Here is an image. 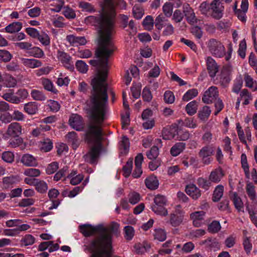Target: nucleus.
Masks as SVG:
<instances>
[{
  "label": "nucleus",
  "mask_w": 257,
  "mask_h": 257,
  "mask_svg": "<svg viewBox=\"0 0 257 257\" xmlns=\"http://www.w3.org/2000/svg\"><path fill=\"white\" fill-rule=\"evenodd\" d=\"M189 138V134L188 132L184 131L181 129H179L177 131L176 139L179 140L186 141Z\"/></svg>",
  "instance_id": "nucleus-64"
},
{
  "label": "nucleus",
  "mask_w": 257,
  "mask_h": 257,
  "mask_svg": "<svg viewBox=\"0 0 257 257\" xmlns=\"http://www.w3.org/2000/svg\"><path fill=\"white\" fill-rule=\"evenodd\" d=\"M240 99L242 101V104L245 105L248 104L252 101V96L247 89H244L240 92Z\"/></svg>",
  "instance_id": "nucleus-31"
},
{
  "label": "nucleus",
  "mask_w": 257,
  "mask_h": 257,
  "mask_svg": "<svg viewBox=\"0 0 257 257\" xmlns=\"http://www.w3.org/2000/svg\"><path fill=\"white\" fill-rule=\"evenodd\" d=\"M117 6L120 9H125L126 3L123 0H103L102 5V14L99 19V29L101 30L102 23H112V30L110 34L112 35L114 32V18L115 16V7Z\"/></svg>",
  "instance_id": "nucleus-3"
},
{
  "label": "nucleus",
  "mask_w": 257,
  "mask_h": 257,
  "mask_svg": "<svg viewBox=\"0 0 257 257\" xmlns=\"http://www.w3.org/2000/svg\"><path fill=\"white\" fill-rule=\"evenodd\" d=\"M173 4L170 2L166 3L163 6L162 10L164 16L169 18L172 15Z\"/></svg>",
  "instance_id": "nucleus-43"
},
{
  "label": "nucleus",
  "mask_w": 257,
  "mask_h": 257,
  "mask_svg": "<svg viewBox=\"0 0 257 257\" xmlns=\"http://www.w3.org/2000/svg\"><path fill=\"white\" fill-rule=\"evenodd\" d=\"M166 197L160 194L156 195L154 198V203L152 205L151 209L156 214L161 216H166L168 211L165 206L167 204Z\"/></svg>",
  "instance_id": "nucleus-6"
},
{
  "label": "nucleus",
  "mask_w": 257,
  "mask_h": 257,
  "mask_svg": "<svg viewBox=\"0 0 257 257\" xmlns=\"http://www.w3.org/2000/svg\"><path fill=\"white\" fill-rule=\"evenodd\" d=\"M225 173L221 167H218L212 170L209 176V180L210 182L215 183L219 182L224 176Z\"/></svg>",
  "instance_id": "nucleus-17"
},
{
  "label": "nucleus",
  "mask_w": 257,
  "mask_h": 257,
  "mask_svg": "<svg viewBox=\"0 0 257 257\" xmlns=\"http://www.w3.org/2000/svg\"><path fill=\"white\" fill-rule=\"evenodd\" d=\"M198 108L197 103L196 101H192L188 103L185 107L186 112L189 115H193L197 112Z\"/></svg>",
  "instance_id": "nucleus-39"
},
{
  "label": "nucleus",
  "mask_w": 257,
  "mask_h": 257,
  "mask_svg": "<svg viewBox=\"0 0 257 257\" xmlns=\"http://www.w3.org/2000/svg\"><path fill=\"white\" fill-rule=\"evenodd\" d=\"M150 247V245L147 242L137 243L134 246L136 251L140 254H143L148 251Z\"/></svg>",
  "instance_id": "nucleus-36"
},
{
  "label": "nucleus",
  "mask_w": 257,
  "mask_h": 257,
  "mask_svg": "<svg viewBox=\"0 0 257 257\" xmlns=\"http://www.w3.org/2000/svg\"><path fill=\"white\" fill-rule=\"evenodd\" d=\"M70 179V183L73 185H76L79 184L83 179V175L82 174L77 175L76 171H72L67 176Z\"/></svg>",
  "instance_id": "nucleus-28"
},
{
  "label": "nucleus",
  "mask_w": 257,
  "mask_h": 257,
  "mask_svg": "<svg viewBox=\"0 0 257 257\" xmlns=\"http://www.w3.org/2000/svg\"><path fill=\"white\" fill-rule=\"evenodd\" d=\"M232 68L229 65H225L222 68L219 76V82L223 86H226L231 80Z\"/></svg>",
  "instance_id": "nucleus-12"
},
{
  "label": "nucleus",
  "mask_w": 257,
  "mask_h": 257,
  "mask_svg": "<svg viewBox=\"0 0 257 257\" xmlns=\"http://www.w3.org/2000/svg\"><path fill=\"white\" fill-rule=\"evenodd\" d=\"M220 228L221 225L219 222L217 221H214L209 225L208 230L211 233H216L220 230Z\"/></svg>",
  "instance_id": "nucleus-62"
},
{
  "label": "nucleus",
  "mask_w": 257,
  "mask_h": 257,
  "mask_svg": "<svg viewBox=\"0 0 257 257\" xmlns=\"http://www.w3.org/2000/svg\"><path fill=\"white\" fill-rule=\"evenodd\" d=\"M12 58V55L7 50H0V62H7Z\"/></svg>",
  "instance_id": "nucleus-54"
},
{
  "label": "nucleus",
  "mask_w": 257,
  "mask_h": 257,
  "mask_svg": "<svg viewBox=\"0 0 257 257\" xmlns=\"http://www.w3.org/2000/svg\"><path fill=\"white\" fill-rule=\"evenodd\" d=\"M64 4L63 0H53L51 1L50 6L52 8L50 10L55 12H59L61 11Z\"/></svg>",
  "instance_id": "nucleus-37"
},
{
  "label": "nucleus",
  "mask_w": 257,
  "mask_h": 257,
  "mask_svg": "<svg viewBox=\"0 0 257 257\" xmlns=\"http://www.w3.org/2000/svg\"><path fill=\"white\" fill-rule=\"evenodd\" d=\"M154 239L160 241H163L166 239V231L161 228L156 229L153 234Z\"/></svg>",
  "instance_id": "nucleus-40"
},
{
  "label": "nucleus",
  "mask_w": 257,
  "mask_h": 257,
  "mask_svg": "<svg viewBox=\"0 0 257 257\" xmlns=\"http://www.w3.org/2000/svg\"><path fill=\"white\" fill-rule=\"evenodd\" d=\"M184 13L188 22L191 23H194L195 21V14L193 10L189 6L184 8Z\"/></svg>",
  "instance_id": "nucleus-41"
},
{
  "label": "nucleus",
  "mask_w": 257,
  "mask_h": 257,
  "mask_svg": "<svg viewBox=\"0 0 257 257\" xmlns=\"http://www.w3.org/2000/svg\"><path fill=\"white\" fill-rule=\"evenodd\" d=\"M19 182V177L17 176L12 175L5 177L3 179V187L5 189H8L13 187V185Z\"/></svg>",
  "instance_id": "nucleus-23"
},
{
  "label": "nucleus",
  "mask_w": 257,
  "mask_h": 257,
  "mask_svg": "<svg viewBox=\"0 0 257 257\" xmlns=\"http://www.w3.org/2000/svg\"><path fill=\"white\" fill-rule=\"evenodd\" d=\"M32 98L36 100L43 101L46 99V96L41 91L33 89L31 93Z\"/></svg>",
  "instance_id": "nucleus-46"
},
{
  "label": "nucleus",
  "mask_w": 257,
  "mask_h": 257,
  "mask_svg": "<svg viewBox=\"0 0 257 257\" xmlns=\"http://www.w3.org/2000/svg\"><path fill=\"white\" fill-rule=\"evenodd\" d=\"M210 113V108L207 106H205L199 111L198 117L202 120H206L208 119Z\"/></svg>",
  "instance_id": "nucleus-44"
},
{
  "label": "nucleus",
  "mask_w": 257,
  "mask_h": 257,
  "mask_svg": "<svg viewBox=\"0 0 257 257\" xmlns=\"http://www.w3.org/2000/svg\"><path fill=\"white\" fill-rule=\"evenodd\" d=\"M185 144L184 143H178L174 145L171 149L170 153L176 157L179 155L185 149Z\"/></svg>",
  "instance_id": "nucleus-32"
},
{
  "label": "nucleus",
  "mask_w": 257,
  "mask_h": 257,
  "mask_svg": "<svg viewBox=\"0 0 257 257\" xmlns=\"http://www.w3.org/2000/svg\"><path fill=\"white\" fill-rule=\"evenodd\" d=\"M232 200L235 207L238 211H241L243 209V203L236 193H233L232 195Z\"/></svg>",
  "instance_id": "nucleus-45"
},
{
  "label": "nucleus",
  "mask_w": 257,
  "mask_h": 257,
  "mask_svg": "<svg viewBox=\"0 0 257 257\" xmlns=\"http://www.w3.org/2000/svg\"><path fill=\"white\" fill-rule=\"evenodd\" d=\"M2 158L5 162L8 163H12L14 160V155L12 152L6 151L3 153Z\"/></svg>",
  "instance_id": "nucleus-59"
},
{
  "label": "nucleus",
  "mask_w": 257,
  "mask_h": 257,
  "mask_svg": "<svg viewBox=\"0 0 257 257\" xmlns=\"http://www.w3.org/2000/svg\"><path fill=\"white\" fill-rule=\"evenodd\" d=\"M218 96L217 88L215 86H211L204 92L202 101L205 103H210L215 101Z\"/></svg>",
  "instance_id": "nucleus-11"
},
{
  "label": "nucleus",
  "mask_w": 257,
  "mask_h": 257,
  "mask_svg": "<svg viewBox=\"0 0 257 257\" xmlns=\"http://www.w3.org/2000/svg\"><path fill=\"white\" fill-rule=\"evenodd\" d=\"M242 244L246 253L247 255L249 254L252 248V245L249 238L246 236L244 237Z\"/></svg>",
  "instance_id": "nucleus-48"
},
{
  "label": "nucleus",
  "mask_w": 257,
  "mask_h": 257,
  "mask_svg": "<svg viewBox=\"0 0 257 257\" xmlns=\"http://www.w3.org/2000/svg\"><path fill=\"white\" fill-rule=\"evenodd\" d=\"M56 56L58 60L66 68L69 70H72L74 68L71 57L69 54L63 51L58 50Z\"/></svg>",
  "instance_id": "nucleus-10"
},
{
  "label": "nucleus",
  "mask_w": 257,
  "mask_h": 257,
  "mask_svg": "<svg viewBox=\"0 0 257 257\" xmlns=\"http://www.w3.org/2000/svg\"><path fill=\"white\" fill-rule=\"evenodd\" d=\"M40 171L35 168H28L24 170V174L31 177H37L40 176Z\"/></svg>",
  "instance_id": "nucleus-51"
},
{
  "label": "nucleus",
  "mask_w": 257,
  "mask_h": 257,
  "mask_svg": "<svg viewBox=\"0 0 257 257\" xmlns=\"http://www.w3.org/2000/svg\"><path fill=\"white\" fill-rule=\"evenodd\" d=\"M206 45L208 51L213 56L217 58H222L225 56V59L227 61L230 59L232 51V47L230 44L228 47L227 52H226L225 48L223 43L216 39H209L206 42Z\"/></svg>",
  "instance_id": "nucleus-4"
},
{
  "label": "nucleus",
  "mask_w": 257,
  "mask_h": 257,
  "mask_svg": "<svg viewBox=\"0 0 257 257\" xmlns=\"http://www.w3.org/2000/svg\"><path fill=\"white\" fill-rule=\"evenodd\" d=\"M39 147L41 151L48 152L52 149L53 143L50 139H47L41 141L39 143Z\"/></svg>",
  "instance_id": "nucleus-29"
},
{
  "label": "nucleus",
  "mask_w": 257,
  "mask_h": 257,
  "mask_svg": "<svg viewBox=\"0 0 257 257\" xmlns=\"http://www.w3.org/2000/svg\"><path fill=\"white\" fill-rule=\"evenodd\" d=\"M211 15L216 19H220L223 16L224 6L220 0H213L210 4Z\"/></svg>",
  "instance_id": "nucleus-9"
},
{
  "label": "nucleus",
  "mask_w": 257,
  "mask_h": 257,
  "mask_svg": "<svg viewBox=\"0 0 257 257\" xmlns=\"http://www.w3.org/2000/svg\"><path fill=\"white\" fill-rule=\"evenodd\" d=\"M128 199L131 204L135 205L140 201L141 197L139 193L133 192L128 195Z\"/></svg>",
  "instance_id": "nucleus-53"
},
{
  "label": "nucleus",
  "mask_w": 257,
  "mask_h": 257,
  "mask_svg": "<svg viewBox=\"0 0 257 257\" xmlns=\"http://www.w3.org/2000/svg\"><path fill=\"white\" fill-rule=\"evenodd\" d=\"M198 93V90L196 89H190L184 94L182 99L184 101H188L196 97Z\"/></svg>",
  "instance_id": "nucleus-49"
},
{
  "label": "nucleus",
  "mask_w": 257,
  "mask_h": 257,
  "mask_svg": "<svg viewBox=\"0 0 257 257\" xmlns=\"http://www.w3.org/2000/svg\"><path fill=\"white\" fill-rule=\"evenodd\" d=\"M184 217V212L180 205H177L175 207L173 212L169 215V223L174 227L179 226L183 222Z\"/></svg>",
  "instance_id": "nucleus-7"
},
{
  "label": "nucleus",
  "mask_w": 257,
  "mask_h": 257,
  "mask_svg": "<svg viewBox=\"0 0 257 257\" xmlns=\"http://www.w3.org/2000/svg\"><path fill=\"white\" fill-rule=\"evenodd\" d=\"M31 55L35 58H42L45 56L44 51L38 47H34L31 49Z\"/></svg>",
  "instance_id": "nucleus-58"
},
{
  "label": "nucleus",
  "mask_w": 257,
  "mask_h": 257,
  "mask_svg": "<svg viewBox=\"0 0 257 257\" xmlns=\"http://www.w3.org/2000/svg\"><path fill=\"white\" fill-rule=\"evenodd\" d=\"M248 8V0H242L241 10H236L234 12L237 18L243 22L246 21V13L247 11Z\"/></svg>",
  "instance_id": "nucleus-19"
},
{
  "label": "nucleus",
  "mask_w": 257,
  "mask_h": 257,
  "mask_svg": "<svg viewBox=\"0 0 257 257\" xmlns=\"http://www.w3.org/2000/svg\"><path fill=\"white\" fill-rule=\"evenodd\" d=\"M37 39L45 46H48L50 45V38L48 34L45 32L40 33Z\"/></svg>",
  "instance_id": "nucleus-35"
},
{
  "label": "nucleus",
  "mask_w": 257,
  "mask_h": 257,
  "mask_svg": "<svg viewBox=\"0 0 257 257\" xmlns=\"http://www.w3.org/2000/svg\"><path fill=\"white\" fill-rule=\"evenodd\" d=\"M223 186L220 185H218L214 191L212 200L214 202L219 201L223 195Z\"/></svg>",
  "instance_id": "nucleus-42"
},
{
  "label": "nucleus",
  "mask_w": 257,
  "mask_h": 257,
  "mask_svg": "<svg viewBox=\"0 0 257 257\" xmlns=\"http://www.w3.org/2000/svg\"><path fill=\"white\" fill-rule=\"evenodd\" d=\"M112 30V23H102L99 30V47L96 51L97 56L100 58L98 61L90 60L93 66H98V73L92 80L93 91L88 103V112L91 121L86 131L85 139L92 147L85 155V160L93 163L97 157L101 148L102 138L101 124L108 110V96L106 78L108 66V59L112 55L115 47L111 41L110 33Z\"/></svg>",
  "instance_id": "nucleus-1"
},
{
  "label": "nucleus",
  "mask_w": 257,
  "mask_h": 257,
  "mask_svg": "<svg viewBox=\"0 0 257 257\" xmlns=\"http://www.w3.org/2000/svg\"><path fill=\"white\" fill-rule=\"evenodd\" d=\"M34 242L35 238L31 234L26 235L21 240L22 244L25 246L32 245Z\"/></svg>",
  "instance_id": "nucleus-61"
},
{
  "label": "nucleus",
  "mask_w": 257,
  "mask_h": 257,
  "mask_svg": "<svg viewBox=\"0 0 257 257\" xmlns=\"http://www.w3.org/2000/svg\"><path fill=\"white\" fill-rule=\"evenodd\" d=\"M70 79L68 77L65 76L63 73H60L56 81V84L59 86H67L69 83Z\"/></svg>",
  "instance_id": "nucleus-47"
},
{
  "label": "nucleus",
  "mask_w": 257,
  "mask_h": 257,
  "mask_svg": "<svg viewBox=\"0 0 257 257\" xmlns=\"http://www.w3.org/2000/svg\"><path fill=\"white\" fill-rule=\"evenodd\" d=\"M185 191L188 196L195 200L198 199L201 196V190L193 183L187 184Z\"/></svg>",
  "instance_id": "nucleus-14"
},
{
  "label": "nucleus",
  "mask_w": 257,
  "mask_h": 257,
  "mask_svg": "<svg viewBox=\"0 0 257 257\" xmlns=\"http://www.w3.org/2000/svg\"><path fill=\"white\" fill-rule=\"evenodd\" d=\"M66 40L73 46L84 45L87 42L84 37H77L73 35H68Z\"/></svg>",
  "instance_id": "nucleus-21"
},
{
  "label": "nucleus",
  "mask_w": 257,
  "mask_h": 257,
  "mask_svg": "<svg viewBox=\"0 0 257 257\" xmlns=\"http://www.w3.org/2000/svg\"><path fill=\"white\" fill-rule=\"evenodd\" d=\"M41 83L45 89L47 91H51L54 94H57L58 91L55 87L53 82L49 79L46 78H42Z\"/></svg>",
  "instance_id": "nucleus-26"
},
{
  "label": "nucleus",
  "mask_w": 257,
  "mask_h": 257,
  "mask_svg": "<svg viewBox=\"0 0 257 257\" xmlns=\"http://www.w3.org/2000/svg\"><path fill=\"white\" fill-rule=\"evenodd\" d=\"M206 63L209 76L211 78L214 77L218 71V66L215 61L210 56L206 57Z\"/></svg>",
  "instance_id": "nucleus-16"
},
{
  "label": "nucleus",
  "mask_w": 257,
  "mask_h": 257,
  "mask_svg": "<svg viewBox=\"0 0 257 257\" xmlns=\"http://www.w3.org/2000/svg\"><path fill=\"white\" fill-rule=\"evenodd\" d=\"M25 111L29 114H34L38 111V106L36 102H30L24 105Z\"/></svg>",
  "instance_id": "nucleus-38"
},
{
  "label": "nucleus",
  "mask_w": 257,
  "mask_h": 257,
  "mask_svg": "<svg viewBox=\"0 0 257 257\" xmlns=\"http://www.w3.org/2000/svg\"><path fill=\"white\" fill-rule=\"evenodd\" d=\"M236 130L240 141L243 144H246V140L251 141V132L249 127H246L243 131L239 123H236Z\"/></svg>",
  "instance_id": "nucleus-13"
},
{
  "label": "nucleus",
  "mask_w": 257,
  "mask_h": 257,
  "mask_svg": "<svg viewBox=\"0 0 257 257\" xmlns=\"http://www.w3.org/2000/svg\"><path fill=\"white\" fill-rule=\"evenodd\" d=\"M21 162L26 166L35 167L38 165L37 159L32 155H24L21 159Z\"/></svg>",
  "instance_id": "nucleus-22"
},
{
  "label": "nucleus",
  "mask_w": 257,
  "mask_h": 257,
  "mask_svg": "<svg viewBox=\"0 0 257 257\" xmlns=\"http://www.w3.org/2000/svg\"><path fill=\"white\" fill-rule=\"evenodd\" d=\"M35 186L36 190L40 193H44L48 189L47 184L44 181H37Z\"/></svg>",
  "instance_id": "nucleus-60"
},
{
  "label": "nucleus",
  "mask_w": 257,
  "mask_h": 257,
  "mask_svg": "<svg viewBox=\"0 0 257 257\" xmlns=\"http://www.w3.org/2000/svg\"><path fill=\"white\" fill-rule=\"evenodd\" d=\"M133 163V159H130L127 161L125 165L123 167V175L125 177H128L130 175L132 170Z\"/></svg>",
  "instance_id": "nucleus-56"
},
{
  "label": "nucleus",
  "mask_w": 257,
  "mask_h": 257,
  "mask_svg": "<svg viewBox=\"0 0 257 257\" xmlns=\"http://www.w3.org/2000/svg\"><path fill=\"white\" fill-rule=\"evenodd\" d=\"M119 227V224L114 222L106 227H94L90 225L80 226V231L85 236L98 235L89 243L84 245V250L92 253L91 255H93L109 248L111 245L112 236L117 232Z\"/></svg>",
  "instance_id": "nucleus-2"
},
{
  "label": "nucleus",
  "mask_w": 257,
  "mask_h": 257,
  "mask_svg": "<svg viewBox=\"0 0 257 257\" xmlns=\"http://www.w3.org/2000/svg\"><path fill=\"white\" fill-rule=\"evenodd\" d=\"M198 185L205 190H208L211 185V182L206 179L199 177L197 180Z\"/></svg>",
  "instance_id": "nucleus-55"
},
{
  "label": "nucleus",
  "mask_w": 257,
  "mask_h": 257,
  "mask_svg": "<svg viewBox=\"0 0 257 257\" xmlns=\"http://www.w3.org/2000/svg\"><path fill=\"white\" fill-rule=\"evenodd\" d=\"M20 60L21 63L27 68L34 69L42 65V62L38 59L21 58Z\"/></svg>",
  "instance_id": "nucleus-20"
},
{
  "label": "nucleus",
  "mask_w": 257,
  "mask_h": 257,
  "mask_svg": "<svg viewBox=\"0 0 257 257\" xmlns=\"http://www.w3.org/2000/svg\"><path fill=\"white\" fill-rule=\"evenodd\" d=\"M155 25V21L151 16H147L145 17L142 22V25L145 30L151 31L153 29Z\"/></svg>",
  "instance_id": "nucleus-30"
},
{
  "label": "nucleus",
  "mask_w": 257,
  "mask_h": 257,
  "mask_svg": "<svg viewBox=\"0 0 257 257\" xmlns=\"http://www.w3.org/2000/svg\"><path fill=\"white\" fill-rule=\"evenodd\" d=\"M245 86L251 88L253 91H257V82L248 74H245L244 77Z\"/></svg>",
  "instance_id": "nucleus-33"
},
{
  "label": "nucleus",
  "mask_w": 257,
  "mask_h": 257,
  "mask_svg": "<svg viewBox=\"0 0 257 257\" xmlns=\"http://www.w3.org/2000/svg\"><path fill=\"white\" fill-rule=\"evenodd\" d=\"M129 108L124 109V113L121 115V123L122 128L127 127L130 123Z\"/></svg>",
  "instance_id": "nucleus-57"
},
{
  "label": "nucleus",
  "mask_w": 257,
  "mask_h": 257,
  "mask_svg": "<svg viewBox=\"0 0 257 257\" xmlns=\"http://www.w3.org/2000/svg\"><path fill=\"white\" fill-rule=\"evenodd\" d=\"M2 97L7 101L14 104H19L20 102V99L14 94V91L10 90L8 92L4 93Z\"/></svg>",
  "instance_id": "nucleus-27"
},
{
  "label": "nucleus",
  "mask_w": 257,
  "mask_h": 257,
  "mask_svg": "<svg viewBox=\"0 0 257 257\" xmlns=\"http://www.w3.org/2000/svg\"><path fill=\"white\" fill-rule=\"evenodd\" d=\"M133 13L135 18L140 19L144 15V11L141 6L135 5L133 9Z\"/></svg>",
  "instance_id": "nucleus-50"
},
{
  "label": "nucleus",
  "mask_w": 257,
  "mask_h": 257,
  "mask_svg": "<svg viewBox=\"0 0 257 257\" xmlns=\"http://www.w3.org/2000/svg\"><path fill=\"white\" fill-rule=\"evenodd\" d=\"M22 28V24L20 22H14L7 26L5 30L7 33H13L20 31Z\"/></svg>",
  "instance_id": "nucleus-34"
},
{
  "label": "nucleus",
  "mask_w": 257,
  "mask_h": 257,
  "mask_svg": "<svg viewBox=\"0 0 257 257\" xmlns=\"http://www.w3.org/2000/svg\"><path fill=\"white\" fill-rule=\"evenodd\" d=\"M75 66L77 70L81 73H85L88 71V66L83 61H77Z\"/></svg>",
  "instance_id": "nucleus-52"
},
{
  "label": "nucleus",
  "mask_w": 257,
  "mask_h": 257,
  "mask_svg": "<svg viewBox=\"0 0 257 257\" xmlns=\"http://www.w3.org/2000/svg\"><path fill=\"white\" fill-rule=\"evenodd\" d=\"M70 125L77 131H81L83 128L82 118L78 114H72L69 120Z\"/></svg>",
  "instance_id": "nucleus-18"
},
{
  "label": "nucleus",
  "mask_w": 257,
  "mask_h": 257,
  "mask_svg": "<svg viewBox=\"0 0 257 257\" xmlns=\"http://www.w3.org/2000/svg\"><path fill=\"white\" fill-rule=\"evenodd\" d=\"M214 152V148L211 146H204L199 151L198 156L204 165H209L213 161L212 156Z\"/></svg>",
  "instance_id": "nucleus-8"
},
{
  "label": "nucleus",
  "mask_w": 257,
  "mask_h": 257,
  "mask_svg": "<svg viewBox=\"0 0 257 257\" xmlns=\"http://www.w3.org/2000/svg\"><path fill=\"white\" fill-rule=\"evenodd\" d=\"M168 20L162 14H159L155 20V26L156 30L160 33L163 27L166 25V22Z\"/></svg>",
  "instance_id": "nucleus-25"
},
{
  "label": "nucleus",
  "mask_w": 257,
  "mask_h": 257,
  "mask_svg": "<svg viewBox=\"0 0 257 257\" xmlns=\"http://www.w3.org/2000/svg\"><path fill=\"white\" fill-rule=\"evenodd\" d=\"M205 215V212L203 211H195L191 213L190 217L193 221V225L197 227L201 226L203 223Z\"/></svg>",
  "instance_id": "nucleus-15"
},
{
  "label": "nucleus",
  "mask_w": 257,
  "mask_h": 257,
  "mask_svg": "<svg viewBox=\"0 0 257 257\" xmlns=\"http://www.w3.org/2000/svg\"><path fill=\"white\" fill-rule=\"evenodd\" d=\"M22 134V125L18 122H14L10 123L7 128L6 134L12 138L9 141V145L13 148H16L21 145L23 140L20 136Z\"/></svg>",
  "instance_id": "nucleus-5"
},
{
  "label": "nucleus",
  "mask_w": 257,
  "mask_h": 257,
  "mask_svg": "<svg viewBox=\"0 0 257 257\" xmlns=\"http://www.w3.org/2000/svg\"><path fill=\"white\" fill-rule=\"evenodd\" d=\"M246 50V44L245 39L242 40L239 43V49L238 50V55L242 58L245 57V52Z\"/></svg>",
  "instance_id": "nucleus-63"
},
{
  "label": "nucleus",
  "mask_w": 257,
  "mask_h": 257,
  "mask_svg": "<svg viewBox=\"0 0 257 257\" xmlns=\"http://www.w3.org/2000/svg\"><path fill=\"white\" fill-rule=\"evenodd\" d=\"M146 187L150 190H155L159 186V181L157 178L154 175H151L145 180Z\"/></svg>",
  "instance_id": "nucleus-24"
}]
</instances>
